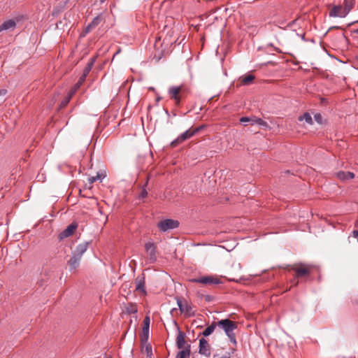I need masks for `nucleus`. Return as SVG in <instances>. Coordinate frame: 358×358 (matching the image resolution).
<instances>
[{"mask_svg":"<svg viewBox=\"0 0 358 358\" xmlns=\"http://www.w3.org/2000/svg\"><path fill=\"white\" fill-rule=\"evenodd\" d=\"M317 268L315 265L304 262H297L293 264H288L285 267L288 271H294V275L291 280L294 286H297L300 280H306L311 273Z\"/></svg>","mask_w":358,"mask_h":358,"instance_id":"nucleus-1","label":"nucleus"},{"mask_svg":"<svg viewBox=\"0 0 358 358\" xmlns=\"http://www.w3.org/2000/svg\"><path fill=\"white\" fill-rule=\"evenodd\" d=\"M168 92L170 99L173 100L175 105L178 107L180 106L182 100L190 93V88L185 85L171 86Z\"/></svg>","mask_w":358,"mask_h":358,"instance_id":"nucleus-2","label":"nucleus"},{"mask_svg":"<svg viewBox=\"0 0 358 358\" xmlns=\"http://www.w3.org/2000/svg\"><path fill=\"white\" fill-rule=\"evenodd\" d=\"M217 327L225 332L230 341L236 345V335L234 331L237 329L238 323L229 319L219 320L217 322Z\"/></svg>","mask_w":358,"mask_h":358,"instance_id":"nucleus-3","label":"nucleus"},{"mask_svg":"<svg viewBox=\"0 0 358 358\" xmlns=\"http://www.w3.org/2000/svg\"><path fill=\"white\" fill-rule=\"evenodd\" d=\"M176 302L181 313H184L187 317L195 315V313L192 310V306L186 300L182 301L180 297H176Z\"/></svg>","mask_w":358,"mask_h":358,"instance_id":"nucleus-4","label":"nucleus"},{"mask_svg":"<svg viewBox=\"0 0 358 358\" xmlns=\"http://www.w3.org/2000/svg\"><path fill=\"white\" fill-rule=\"evenodd\" d=\"M193 282L201 283L206 285H218L222 282L220 279L217 276L206 275L198 278L191 280Z\"/></svg>","mask_w":358,"mask_h":358,"instance_id":"nucleus-5","label":"nucleus"},{"mask_svg":"<svg viewBox=\"0 0 358 358\" xmlns=\"http://www.w3.org/2000/svg\"><path fill=\"white\" fill-rule=\"evenodd\" d=\"M180 223L178 220L165 219L158 223V227L162 231H166L178 227Z\"/></svg>","mask_w":358,"mask_h":358,"instance_id":"nucleus-6","label":"nucleus"},{"mask_svg":"<svg viewBox=\"0 0 358 358\" xmlns=\"http://www.w3.org/2000/svg\"><path fill=\"white\" fill-rule=\"evenodd\" d=\"M77 228L78 224L76 222H72L64 230H63L62 232L59 234L58 239L59 241H62L72 236Z\"/></svg>","mask_w":358,"mask_h":358,"instance_id":"nucleus-7","label":"nucleus"},{"mask_svg":"<svg viewBox=\"0 0 358 358\" xmlns=\"http://www.w3.org/2000/svg\"><path fill=\"white\" fill-rule=\"evenodd\" d=\"M145 249L146 250V252L148 255L149 259L151 262H154L157 259V247L155 243H146L145 244Z\"/></svg>","mask_w":358,"mask_h":358,"instance_id":"nucleus-8","label":"nucleus"},{"mask_svg":"<svg viewBox=\"0 0 358 358\" xmlns=\"http://www.w3.org/2000/svg\"><path fill=\"white\" fill-rule=\"evenodd\" d=\"M199 352L200 355L209 357L210 355V348L207 340L201 338L199 340Z\"/></svg>","mask_w":358,"mask_h":358,"instance_id":"nucleus-9","label":"nucleus"},{"mask_svg":"<svg viewBox=\"0 0 358 358\" xmlns=\"http://www.w3.org/2000/svg\"><path fill=\"white\" fill-rule=\"evenodd\" d=\"M136 290L146 294L145 275L143 273L138 275L135 279Z\"/></svg>","mask_w":358,"mask_h":358,"instance_id":"nucleus-10","label":"nucleus"},{"mask_svg":"<svg viewBox=\"0 0 358 358\" xmlns=\"http://www.w3.org/2000/svg\"><path fill=\"white\" fill-rule=\"evenodd\" d=\"M185 334L179 330L176 337V345L178 349H185L187 346V342L185 341Z\"/></svg>","mask_w":358,"mask_h":358,"instance_id":"nucleus-11","label":"nucleus"},{"mask_svg":"<svg viewBox=\"0 0 358 358\" xmlns=\"http://www.w3.org/2000/svg\"><path fill=\"white\" fill-rule=\"evenodd\" d=\"M336 176L341 181H345L355 178V174L350 171H340L336 173Z\"/></svg>","mask_w":358,"mask_h":358,"instance_id":"nucleus-12","label":"nucleus"},{"mask_svg":"<svg viewBox=\"0 0 358 358\" xmlns=\"http://www.w3.org/2000/svg\"><path fill=\"white\" fill-rule=\"evenodd\" d=\"M80 259L81 257L73 253V255L68 261V264L70 266L71 270L76 269L77 267H78Z\"/></svg>","mask_w":358,"mask_h":358,"instance_id":"nucleus-13","label":"nucleus"},{"mask_svg":"<svg viewBox=\"0 0 358 358\" xmlns=\"http://www.w3.org/2000/svg\"><path fill=\"white\" fill-rule=\"evenodd\" d=\"M343 8L341 6H334L329 12L330 17H344L346 15H343Z\"/></svg>","mask_w":358,"mask_h":358,"instance_id":"nucleus-14","label":"nucleus"},{"mask_svg":"<svg viewBox=\"0 0 358 358\" xmlns=\"http://www.w3.org/2000/svg\"><path fill=\"white\" fill-rule=\"evenodd\" d=\"M89 243L88 242H84L80 244H79L75 251L73 252V254L80 256L82 257L83 255L87 251L88 248Z\"/></svg>","mask_w":358,"mask_h":358,"instance_id":"nucleus-15","label":"nucleus"},{"mask_svg":"<svg viewBox=\"0 0 358 358\" xmlns=\"http://www.w3.org/2000/svg\"><path fill=\"white\" fill-rule=\"evenodd\" d=\"M199 132V129H189L180 135V140L183 141L190 138Z\"/></svg>","mask_w":358,"mask_h":358,"instance_id":"nucleus-16","label":"nucleus"},{"mask_svg":"<svg viewBox=\"0 0 358 358\" xmlns=\"http://www.w3.org/2000/svg\"><path fill=\"white\" fill-rule=\"evenodd\" d=\"M16 26V22L13 20H8L3 22L0 25V32L4 30L13 29Z\"/></svg>","mask_w":358,"mask_h":358,"instance_id":"nucleus-17","label":"nucleus"},{"mask_svg":"<svg viewBox=\"0 0 358 358\" xmlns=\"http://www.w3.org/2000/svg\"><path fill=\"white\" fill-rule=\"evenodd\" d=\"M94 61H95V59L92 58L90 62H89L88 64H87V66L85 67V69L83 70V75L80 76L82 80H85L86 77L87 76V75L91 71V70L93 67Z\"/></svg>","mask_w":358,"mask_h":358,"instance_id":"nucleus-18","label":"nucleus"},{"mask_svg":"<svg viewBox=\"0 0 358 358\" xmlns=\"http://www.w3.org/2000/svg\"><path fill=\"white\" fill-rule=\"evenodd\" d=\"M354 6V1L353 0H344V9L343 15H347L348 13L351 10V9Z\"/></svg>","mask_w":358,"mask_h":358,"instance_id":"nucleus-19","label":"nucleus"},{"mask_svg":"<svg viewBox=\"0 0 358 358\" xmlns=\"http://www.w3.org/2000/svg\"><path fill=\"white\" fill-rule=\"evenodd\" d=\"M255 76L252 74H247L246 76L240 78L241 83L243 85H248L252 83L255 80Z\"/></svg>","mask_w":358,"mask_h":358,"instance_id":"nucleus-20","label":"nucleus"},{"mask_svg":"<svg viewBox=\"0 0 358 358\" xmlns=\"http://www.w3.org/2000/svg\"><path fill=\"white\" fill-rule=\"evenodd\" d=\"M190 345L187 344V346L185 347V349L182 350L180 351L177 355V358H187L189 357L190 355Z\"/></svg>","mask_w":358,"mask_h":358,"instance_id":"nucleus-21","label":"nucleus"},{"mask_svg":"<svg viewBox=\"0 0 358 358\" xmlns=\"http://www.w3.org/2000/svg\"><path fill=\"white\" fill-rule=\"evenodd\" d=\"M137 311V306L135 303H128L125 306V313L127 314H135Z\"/></svg>","mask_w":358,"mask_h":358,"instance_id":"nucleus-22","label":"nucleus"},{"mask_svg":"<svg viewBox=\"0 0 358 358\" xmlns=\"http://www.w3.org/2000/svg\"><path fill=\"white\" fill-rule=\"evenodd\" d=\"M217 326V322H213L210 326L206 328V329L202 332V335L203 336H208L214 331Z\"/></svg>","mask_w":358,"mask_h":358,"instance_id":"nucleus-23","label":"nucleus"},{"mask_svg":"<svg viewBox=\"0 0 358 358\" xmlns=\"http://www.w3.org/2000/svg\"><path fill=\"white\" fill-rule=\"evenodd\" d=\"M73 96V92H69L68 94L61 101L59 108H64L69 103Z\"/></svg>","mask_w":358,"mask_h":358,"instance_id":"nucleus-24","label":"nucleus"},{"mask_svg":"<svg viewBox=\"0 0 358 358\" xmlns=\"http://www.w3.org/2000/svg\"><path fill=\"white\" fill-rule=\"evenodd\" d=\"M148 338H149V329L143 328L142 333L141 334V342L143 345L148 343Z\"/></svg>","mask_w":358,"mask_h":358,"instance_id":"nucleus-25","label":"nucleus"},{"mask_svg":"<svg viewBox=\"0 0 358 358\" xmlns=\"http://www.w3.org/2000/svg\"><path fill=\"white\" fill-rule=\"evenodd\" d=\"M255 124H259L264 127H268V123L259 117H252L251 124L253 125Z\"/></svg>","mask_w":358,"mask_h":358,"instance_id":"nucleus-26","label":"nucleus"},{"mask_svg":"<svg viewBox=\"0 0 358 358\" xmlns=\"http://www.w3.org/2000/svg\"><path fill=\"white\" fill-rule=\"evenodd\" d=\"M299 121H306L308 124H313V119L308 113H305L303 115L299 117Z\"/></svg>","mask_w":358,"mask_h":358,"instance_id":"nucleus-27","label":"nucleus"},{"mask_svg":"<svg viewBox=\"0 0 358 358\" xmlns=\"http://www.w3.org/2000/svg\"><path fill=\"white\" fill-rule=\"evenodd\" d=\"M148 180H149V176H148L147 178H146V181H145L144 185L143 186L141 192V193L139 194V198L140 199H144V198H145L148 196V191L146 190L145 187H146V186L148 184Z\"/></svg>","mask_w":358,"mask_h":358,"instance_id":"nucleus-28","label":"nucleus"},{"mask_svg":"<svg viewBox=\"0 0 358 358\" xmlns=\"http://www.w3.org/2000/svg\"><path fill=\"white\" fill-rule=\"evenodd\" d=\"M101 20H102L101 16L98 15V16L95 17L89 24L94 29L95 27H96L100 24Z\"/></svg>","mask_w":358,"mask_h":358,"instance_id":"nucleus-29","label":"nucleus"},{"mask_svg":"<svg viewBox=\"0 0 358 358\" xmlns=\"http://www.w3.org/2000/svg\"><path fill=\"white\" fill-rule=\"evenodd\" d=\"M85 82V80H81V77H80L78 81L76 84L73 86V87L69 91V92H73V94L76 93V92L80 88V87L82 85V84Z\"/></svg>","mask_w":358,"mask_h":358,"instance_id":"nucleus-30","label":"nucleus"},{"mask_svg":"<svg viewBox=\"0 0 358 358\" xmlns=\"http://www.w3.org/2000/svg\"><path fill=\"white\" fill-rule=\"evenodd\" d=\"M234 349H232L231 352H227L223 355L216 354L214 356L218 358H231V355L234 353Z\"/></svg>","mask_w":358,"mask_h":358,"instance_id":"nucleus-31","label":"nucleus"},{"mask_svg":"<svg viewBox=\"0 0 358 358\" xmlns=\"http://www.w3.org/2000/svg\"><path fill=\"white\" fill-rule=\"evenodd\" d=\"M150 317L149 316H146L144 318V320H143V329H149V328H150Z\"/></svg>","mask_w":358,"mask_h":358,"instance_id":"nucleus-32","label":"nucleus"},{"mask_svg":"<svg viewBox=\"0 0 358 358\" xmlns=\"http://www.w3.org/2000/svg\"><path fill=\"white\" fill-rule=\"evenodd\" d=\"M182 142H183V141L180 140V136H178L176 139L173 140L171 143V146L173 147V148L176 147L178 145H179L180 143H181Z\"/></svg>","mask_w":358,"mask_h":358,"instance_id":"nucleus-33","label":"nucleus"},{"mask_svg":"<svg viewBox=\"0 0 358 358\" xmlns=\"http://www.w3.org/2000/svg\"><path fill=\"white\" fill-rule=\"evenodd\" d=\"M145 345V352L148 356H150L152 355V347L150 344L146 343Z\"/></svg>","mask_w":358,"mask_h":358,"instance_id":"nucleus-34","label":"nucleus"},{"mask_svg":"<svg viewBox=\"0 0 358 358\" xmlns=\"http://www.w3.org/2000/svg\"><path fill=\"white\" fill-rule=\"evenodd\" d=\"M240 122L241 123H245V122H251L252 123V117H242L241 119H240Z\"/></svg>","mask_w":358,"mask_h":358,"instance_id":"nucleus-35","label":"nucleus"},{"mask_svg":"<svg viewBox=\"0 0 358 358\" xmlns=\"http://www.w3.org/2000/svg\"><path fill=\"white\" fill-rule=\"evenodd\" d=\"M7 94V90L5 89L0 90V96H5Z\"/></svg>","mask_w":358,"mask_h":358,"instance_id":"nucleus-36","label":"nucleus"},{"mask_svg":"<svg viewBox=\"0 0 358 358\" xmlns=\"http://www.w3.org/2000/svg\"><path fill=\"white\" fill-rule=\"evenodd\" d=\"M92 29H93L90 27V24H88V25L86 27L85 29V32L86 34H87V33H89V32H90Z\"/></svg>","mask_w":358,"mask_h":358,"instance_id":"nucleus-37","label":"nucleus"},{"mask_svg":"<svg viewBox=\"0 0 358 358\" xmlns=\"http://www.w3.org/2000/svg\"><path fill=\"white\" fill-rule=\"evenodd\" d=\"M97 178H99V179L101 178V177L99 176V174L96 176V177H92V178H91L90 179V182H95V181L97 180Z\"/></svg>","mask_w":358,"mask_h":358,"instance_id":"nucleus-38","label":"nucleus"},{"mask_svg":"<svg viewBox=\"0 0 358 358\" xmlns=\"http://www.w3.org/2000/svg\"><path fill=\"white\" fill-rule=\"evenodd\" d=\"M205 127H206V126H205V125H201V126H200V127H198L194 128V129H199V132L201 130H202V129H204Z\"/></svg>","mask_w":358,"mask_h":358,"instance_id":"nucleus-39","label":"nucleus"},{"mask_svg":"<svg viewBox=\"0 0 358 358\" xmlns=\"http://www.w3.org/2000/svg\"><path fill=\"white\" fill-rule=\"evenodd\" d=\"M352 233H353V236H354L355 238H358V229H357V230H355V231H353V232H352Z\"/></svg>","mask_w":358,"mask_h":358,"instance_id":"nucleus-40","label":"nucleus"},{"mask_svg":"<svg viewBox=\"0 0 358 358\" xmlns=\"http://www.w3.org/2000/svg\"><path fill=\"white\" fill-rule=\"evenodd\" d=\"M315 117L317 120H318L319 119H321V116L320 114H317V115H315Z\"/></svg>","mask_w":358,"mask_h":358,"instance_id":"nucleus-41","label":"nucleus"},{"mask_svg":"<svg viewBox=\"0 0 358 358\" xmlns=\"http://www.w3.org/2000/svg\"><path fill=\"white\" fill-rule=\"evenodd\" d=\"M165 112H166V113L167 115H169V113L168 110H165Z\"/></svg>","mask_w":358,"mask_h":358,"instance_id":"nucleus-42","label":"nucleus"},{"mask_svg":"<svg viewBox=\"0 0 358 358\" xmlns=\"http://www.w3.org/2000/svg\"><path fill=\"white\" fill-rule=\"evenodd\" d=\"M160 100V97L157 98V101H159Z\"/></svg>","mask_w":358,"mask_h":358,"instance_id":"nucleus-43","label":"nucleus"},{"mask_svg":"<svg viewBox=\"0 0 358 358\" xmlns=\"http://www.w3.org/2000/svg\"><path fill=\"white\" fill-rule=\"evenodd\" d=\"M101 3L104 2L106 0H99Z\"/></svg>","mask_w":358,"mask_h":358,"instance_id":"nucleus-44","label":"nucleus"},{"mask_svg":"<svg viewBox=\"0 0 358 358\" xmlns=\"http://www.w3.org/2000/svg\"><path fill=\"white\" fill-rule=\"evenodd\" d=\"M357 33H358V29L356 31Z\"/></svg>","mask_w":358,"mask_h":358,"instance_id":"nucleus-45","label":"nucleus"},{"mask_svg":"<svg viewBox=\"0 0 358 358\" xmlns=\"http://www.w3.org/2000/svg\"><path fill=\"white\" fill-rule=\"evenodd\" d=\"M357 59H358V56H357Z\"/></svg>","mask_w":358,"mask_h":358,"instance_id":"nucleus-46","label":"nucleus"}]
</instances>
